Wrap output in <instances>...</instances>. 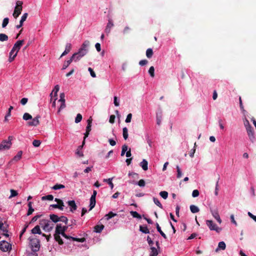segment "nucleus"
I'll return each instance as SVG.
<instances>
[{
    "label": "nucleus",
    "mask_w": 256,
    "mask_h": 256,
    "mask_svg": "<svg viewBox=\"0 0 256 256\" xmlns=\"http://www.w3.org/2000/svg\"><path fill=\"white\" fill-rule=\"evenodd\" d=\"M69 227L67 226H62L60 224H58L56 227L55 232L54 234V238L56 242L60 245L65 244H70L72 241H76L82 242H84V238H79L68 236L65 234V232Z\"/></svg>",
    "instance_id": "nucleus-1"
},
{
    "label": "nucleus",
    "mask_w": 256,
    "mask_h": 256,
    "mask_svg": "<svg viewBox=\"0 0 256 256\" xmlns=\"http://www.w3.org/2000/svg\"><path fill=\"white\" fill-rule=\"evenodd\" d=\"M40 224L42 229L46 232H50L54 227V223L48 220H41Z\"/></svg>",
    "instance_id": "nucleus-2"
},
{
    "label": "nucleus",
    "mask_w": 256,
    "mask_h": 256,
    "mask_svg": "<svg viewBox=\"0 0 256 256\" xmlns=\"http://www.w3.org/2000/svg\"><path fill=\"white\" fill-rule=\"evenodd\" d=\"M28 240L32 251L33 252L38 251L40 248V240L38 238L32 237H30Z\"/></svg>",
    "instance_id": "nucleus-3"
},
{
    "label": "nucleus",
    "mask_w": 256,
    "mask_h": 256,
    "mask_svg": "<svg viewBox=\"0 0 256 256\" xmlns=\"http://www.w3.org/2000/svg\"><path fill=\"white\" fill-rule=\"evenodd\" d=\"M89 46L90 42L88 40L84 41L76 52L81 55V56H84L88 52Z\"/></svg>",
    "instance_id": "nucleus-4"
},
{
    "label": "nucleus",
    "mask_w": 256,
    "mask_h": 256,
    "mask_svg": "<svg viewBox=\"0 0 256 256\" xmlns=\"http://www.w3.org/2000/svg\"><path fill=\"white\" fill-rule=\"evenodd\" d=\"M50 218L52 223H56L58 222H62L65 224H67L68 222V218L64 216H58L56 214H51L50 215Z\"/></svg>",
    "instance_id": "nucleus-5"
},
{
    "label": "nucleus",
    "mask_w": 256,
    "mask_h": 256,
    "mask_svg": "<svg viewBox=\"0 0 256 256\" xmlns=\"http://www.w3.org/2000/svg\"><path fill=\"white\" fill-rule=\"evenodd\" d=\"M22 1L18 0L16 2V6H15L14 12H13V16L14 18H17L21 14L22 10Z\"/></svg>",
    "instance_id": "nucleus-6"
},
{
    "label": "nucleus",
    "mask_w": 256,
    "mask_h": 256,
    "mask_svg": "<svg viewBox=\"0 0 256 256\" xmlns=\"http://www.w3.org/2000/svg\"><path fill=\"white\" fill-rule=\"evenodd\" d=\"M206 226L208 227L210 230H214L216 232L219 233L221 232L222 228H219L212 220H206Z\"/></svg>",
    "instance_id": "nucleus-7"
},
{
    "label": "nucleus",
    "mask_w": 256,
    "mask_h": 256,
    "mask_svg": "<svg viewBox=\"0 0 256 256\" xmlns=\"http://www.w3.org/2000/svg\"><path fill=\"white\" fill-rule=\"evenodd\" d=\"M245 125L246 126V131L248 132V134L250 140L253 142L254 140V134L252 130V128L249 124V122L248 120H246V122L245 123Z\"/></svg>",
    "instance_id": "nucleus-8"
},
{
    "label": "nucleus",
    "mask_w": 256,
    "mask_h": 256,
    "mask_svg": "<svg viewBox=\"0 0 256 256\" xmlns=\"http://www.w3.org/2000/svg\"><path fill=\"white\" fill-rule=\"evenodd\" d=\"M24 42V40H18L14 44L12 49L11 50V53H14V52H16L18 53L22 46Z\"/></svg>",
    "instance_id": "nucleus-9"
},
{
    "label": "nucleus",
    "mask_w": 256,
    "mask_h": 256,
    "mask_svg": "<svg viewBox=\"0 0 256 256\" xmlns=\"http://www.w3.org/2000/svg\"><path fill=\"white\" fill-rule=\"evenodd\" d=\"M58 102H60V106L58 108V112L59 113L60 111L64 108L66 106L65 104V94L64 92L60 93V100H58Z\"/></svg>",
    "instance_id": "nucleus-10"
},
{
    "label": "nucleus",
    "mask_w": 256,
    "mask_h": 256,
    "mask_svg": "<svg viewBox=\"0 0 256 256\" xmlns=\"http://www.w3.org/2000/svg\"><path fill=\"white\" fill-rule=\"evenodd\" d=\"M12 142L8 141L7 140H3L0 144V152L10 149L12 146Z\"/></svg>",
    "instance_id": "nucleus-11"
},
{
    "label": "nucleus",
    "mask_w": 256,
    "mask_h": 256,
    "mask_svg": "<svg viewBox=\"0 0 256 256\" xmlns=\"http://www.w3.org/2000/svg\"><path fill=\"white\" fill-rule=\"evenodd\" d=\"M10 248V245L8 242L5 240L0 242V250L2 251L8 252Z\"/></svg>",
    "instance_id": "nucleus-12"
},
{
    "label": "nucleus",
    "mask_w": 256,
    "mask_h": 256,
    "mask_svg": "<svg viewBox=\"0 0 256 256\" xmlns=\"http://www.w3.org/2000/svg\"><path fill=\"white\" fill-rule=\"evenodd\" d=\"M210 212L212 216L216 220V221L220 224L222 222V220L220 218V216L218 214V210L217 209H212L210 208Z\"/></svg>",
    "instance_id": "nucleus-13"
},
{
    "label": "nucleus",
    "mask_w": 256,
    "mask_h": 256,
    "mask_svg": "<svg viewBox=\"0 0 256 256\" xmlns=\"http://www.w3.org/2000/svg\"><path fill=\"white\" fill-rule=\"evenodd\" d=\"M113 26L114 24L112 20L111 19H109L108 20V22L106 24V28L104 30L105 32L107 34H108L110 32L111 28L113 27Z\"/></svg>",
    "instance_id": "nucleus-14"
},
{
    "label": "nucleus",
    "mask_w": 256,
    "mask_h": 256,
    "mask_svg": "<svg viewBox=\"0 0 256 256\" xmlns=\"http://www.w3.org/2000/svg\"><path fill=\"white\" fill-rule=\"evenodd\" d=\"M40 116H37L32 119L31 122H28V124L30 126H37L40 124L39 118Z\"/></svg>",
    "instance_id": "nucleus-15"
},
{
    "label": "nucleus",
    "mask_w": 256,
    "mask_h": 256,
    "mask_svg": "<svg viewBox=\"0 0 256 256\" xmlns=\"http://www.w3.org/2000/svg\"><path fill=\"white\" fill-rule=\"evenodd\" d=\"M68 204L70 208V211L74 212L77 208V206L74 200H69L68 202Z\"/></svg>",
    "instance_id": "nucleus-16"
},
{
    "label": "nucleus",
    "mask_w": 256,
    "mask_h": 256,
    "mask_svg": "<svg viewBox=\"0 0 256 256\" xmlns=\"http://www.w3.org/2000/svg\"><path fill=\"white\" fill-rule=\"evenodd\" d=\"M72 48V44L70 43H67L66 45V48L64 51L62 53L60 58L67 54L70 50Z\"/></svg>",
    "instance_id": "nucleus-17"
},
{
    "label": "nucleus",
    "mask_w": 256,
    "mask_h": 256,
    "mask_svg": "<svg viewBox=\"0 0 256 256\" xmlns=\"http://www.w3.org/2000/svg\"><path fill=\"white\" fill-rule=\"evenodd\" d=\"M83 56H81L80 54L77 52L74 53L71 56V58L74 62H78L80 60Z\"/></svg>",
    "instance_id": "nucleus-18"
},
{
    "label": "nucleus",
    "mask_w": 256,
    "mask_h": 256,
    "mask_svg": "<svg viewBox=\"0 0 256 256\" xmlns=\"http://www.w3.org/2000/svg\"><path fill=\"white\" fill-rule=\"evenodd\" d=\"M32 233L33 234H39L42 235V232L39 226H36L32 230Z\"/></svg>",
    "instance_id": "nucleus-19"
},
{
    "label": "nucleus",
    "mask_w": 256,
    "mask_h": 256,
    "mask_svg": "<svg viewBox=\"0 0 256 256\" xmlns=\"http://www.w3.org/2000/svg\"><path fill=\"white\" fill-rule=\"evenodd\" d=\"M140 166L144 170H146L148 169V162L145 160L144 159L142 162H140Z\"/></svg>",
    "instance_id": "nucleus-20"
},
{
    "label": "nucleus",
    "mask_w": 256,
    "mask_h": 256,
    "mask_svg": "<svg viewBox=\"0 0 256 256\" xmlns=\"http://www.w3.org/2000/svg\"><path fill=\"white\" fill-rule=\"evenodd\" d=\"M60 90V86L58 85H56L54 86V90H52V92L50 94V96L51 98H52V95L54 94V97L56 98L57 96V94Z\"/></svg>",
    "instance_id": "nucleus-21"
},
{
    "label": "nucleus",
    "mask_w": 256,
    "mask_h": 256,
    "mask_svg": "<svg viewBox=\"0 0 256 256\" xmlns=\"http://www.w3.org/2000/svg\"><path fill=\"white\" fill-rule=\"evenodd\" d=\"M96 198L94 197H90V209L89 210H92L96 205Z\"/></svg>",
    "instance_id": "nucleus-22"
},
{
    "label": "nucleus",
    "mask_w": 256,
    "mask_h": 256,
    "mask_svg": "<svg viewBox=\"0 0 256 256\" xmlns=\"http://www.w3.org/2000/svg\"><path fill=\"white\" fill-rule=\"evenodd\" d=\"M156 124L160 126L161 124L162 119V112L161 111H160V112L156 113Z\"/></svg>",
    "instance_id": "nucleus-23"
},
{
    "label": "nucleus",
    "mask_w": 256,
    "mask_h": 256,
    "mask_svg": "<svg viewBox=\"0 0 256 256\" xmlns=\"http://www.w3.org/2000/svg\"><path fill=\"white\" fill-rule=\"evenodd\" d=\"M104 228V226L102 224L96 225L94 226V232L97 233L100 232Z\"/></svg>",
    "instance_id": "nucleus-24"
},
{
    "label": "nucleus",
    "mask_w": 256,
    "mask_h": 256,
    "mask_svg": "<svg viewBox=\"0 0 256 256\" xmlns=\"http://www.w3.org/2000/svg\"><path fill=\"white\" fill-rule=\"evenodd\" d=\"M18 53L16 52H14V53H11V51L9 54V58H8V62H12Z\"/></svg>",
    "instance_id": "nucleus-25"
},
{
    "label": "nucleus",
    "mask_w": 256,
    "mask_h": 256,
    "mask_svg": "<svg viewBox=\"0 0 256 256\" xmlns=\"http://www.w3.org/2000/svg\"><path fill=\"white\" fill-rule=\"evenodd\" d=\"M190 210L193 214L198 212L200 211L199 208L197 206L193 204L190 206Z\"/></svg>",
    "instance_id": "nucleus-26"
},
{
    "label": "nucleus",
    "mask_w": 256,
    "mask_h": 256,
    "mask_svg": "<svg viewBox=\"0 0 256 256\" xmlns=\"http://www.w3.org/2000/svg\"><path fill=\"white\" fill-rule=\"evenodd\" d=\"M82 146H78L76 150V154H77L80 157L83 156H84L83 152L82 150Z\"/></svg>",
    "instance_id": "nucleus-27"
},
{
    "label": "nucleus",
    "mask_w": 256,
    "mask_h": 256,
    "mask_svg": "<svg viewBox=\"0 0 256 256\" xmlns=\"http://www.w3.org/2000/svg\"><path fill=\"white\" fill-rule=\"evenodd\" d=\"M28 212H27V215L28 216H30L31 214H32V213L34 211V209L32 207V202H28Z\"/></svg>",
    "instance_id": "nucleus-28"
},
{
    "label": "nucleus",
    "mask_w": 256,
    "mask_h": 256,
    "mask_svg": "<svg viewBox=\"0 0 256 256\" xmlns=\"http://www.w3.org/2000/svg\"><path fill=\"white\" fill-rule=\"evenodd\" d=\"M140 230L144 234H149L150 233V230L146 226H140Z\"/></svg>",
    "instance_id": "nucleus-29"
},
{
    "label": "nucleus",
    "mask_w": 256,
    "mask_h": 256,
    "mask_svg": "<svg viewBox=\"0 0 256 256\" xmlns=\"http://www.w3.org/2000/svg\"><path fill=\"white\" fill-rule=\"evenodd\" d=\"M150 250H151V252L150 253V256H156L158 254V252L156 248H154V246H151Z\"/></svg>",
    "instance_id": "nucleus-30"
},
{
    "label": "nucleus",
    "mask_w": 256,
    "mask_h": 256,
    "mask_svg": "<svg viewBox=\"0 0 256 256\" xmlns=\"http://www.w3.org/2000/svg\"><path fill=\"white\" fill-rule=\"evenodd\" d=\"M156 229L158 230V231L160 232V235L164 238V239H166L167 237L166 236V235L165 234L162 230H161V228L160 227V226L159 224L156 223Z\"/></svg>",
    "instance_id": "nucleus-31"
},
{
    "label": "nucleus",
    "mask_w": 256,
    "mask_h": 256,
    "mask_svg": "<svg viewBox=\"0 0 256 256\" xmlns=\"http://www.w3.org/2000/svg\"><path fill=\"white\" fill-rule=\"evenodd\" d=\"M226 245L224 242H220L218 244V247L216 248V250L218 249L224 250L226 249Z\"/></svg>",
    "instance_id": "nucleus-32"
},
{
    "label": "nucleus",
    "mask_w": 256,
    "mask_h": 256,
    "mask_svg": "<svg viewBox=\"0 0 256 256\" xmlns=\"http://www.w3.org/2000/svg\"><path fill=\"white\" fill-rule=\"evenodd\" d=\"M73 60L70 58V60L64 62L63 64L62 70L66 69Z\"/></svg>",
    "instance_id": "nucleus-33"
},
{
    "label": "nucleus",
    "mask_w": 256,
    "mask_h": 256,
    "mask_svg": "<svg viewBox=\"0 0 256 256\" xmlns=\"http://www.w3.org/2000/svg\"><path fill=\"white\" fill-rule=\"evenodd\" d=\"M176 169L177 172L176 178H180L182 176V170L178 165L176 166Z\"/></svg>",
    "instance_id": "nucleus-34"
},
{
    "label": "nucleus",
    "mask_w": 256,
    "mask_h": 256,
    "mask_svg": "<svg viewBox=\"0 0 256 256\" xmlns=\"http://www.w3.org/2000/svg\"><path fill=\"white\" fill-rule=\"evenodd\" d=\"M87 126L86 128V131H90L91 130V127H92V118H90L88 120H87Z\"/></svg>",
    "instance_id": "nucleus-35"
},
{
    "label": "nucleus",
    "mask_w": 256,
    "mask_h": 256,
    "mask_svg": "<svg viewBox=\"0 0 256 256\" xmlns=\"http://www.w3.org/2000/svg\"><path fill=\"white\" fill-rule=\"evenodd\" d=\"M22 151H19L17 154L14 156V158H13V160H14V161H18L21 158H22Z\"/></svg>",
    "instance_id": "nucleus-36"
},
{
    "label": "nucleus",
    "mask_w": 256,
    "mask_h": 256,
    "mask_svg": "<svg viewBox=\"0 0 256 256\" xmlns=\"http://www.w3.org/2000/svg\"><path fill=\"white\" fill-rule=\"evenodd\" d=\"M122 135L124 138L126 140L128 138V130L126 127L122 128Z\"/></svg>",
    "instance_id": "nucleus-37"
},
{
    "label": "nucleus",
    "mask_w": 256,
    "mask_h": 256,
    "mask_svg": "<svg viewBox=\"0 0 256 256\" xmlns=\"http://www.w3.org/2000/svg\"><path fill=\"white\" fill-rule=\"evenodd\" d=\"M65 186L62 184H57L52 187V189L54 190H58L62 188H64Z\"/></svg>",
    "instance_id": "nucleus-38"
},
{
    "label": "nucleus",
    "mask_w": 256,
    "mask_h": 256,
    "mask_svg": "<svg viewBox=\"0 0 256 256\" xmlns=\"http://www.w3.org/2000/svg\"><path fill=\"white\" fill-rule=\"evenodd\" d=\"M130 214L134 218H137L138 219H140L142 218L141 216L136 211H131L130 212Z\"/></svg>",
    "instance_id": "nucleus-39"
},
{
    "label": "nucleus",
    "mask_w": 256,
    "mask_h": 256,
    "mask_svg": "<svg viewBox=\"0 0 256 256\" xmlns=\"http://www.w3.org/2000/svg\"><path fill=\"white\" fill-rule=\"evenodd\" d=\"M54 199V196L52 194H48L47 196H43L42 198V200H52Z\"/></svg>",
    "instance_id": "nucleus-40"
},
{
    "label": "nucleus",
    "mask_w": 256,
    "mask_h": 256,
    "mask_svg": "<svg viewBox=\"0 0 256 256\" xmlns=\"http://www.w3.org/2000/svg\"><path fill=\"white\" fill-rule=\"evenodd\" d=\"M116 215V214L113 213L112 212H108V214H106L105 216V218L106 220H109L110 219L114 217Z\"/></svg>",
    "instance_id": "nucleus-41"
},
{
    "label": "nucleus",
    "mask_w": 256,
    "mask_h": 256,
    "mask_svg": "<svg viewBox=\"0 0 256 256\" xmlns=\"http://www.w3.org/2000/svg\"><path fill=\"white\" fill-rule=\"evenodd\" d=\"M153 54L152 50L150 48H148L146 51V56L148 58H150L152 57Z\"/></svg>",
    "instance_id": "nucleus-42"
},
{
    "label": "nucleus",
    "mask_w": 256,
    "mask_h": 256,
    "mask_svg": "<svg viewBox=\"0 0 256 256\" xmlns=\"http://www.w3.org/2000/svg\"><path fill=\"white\" fill-rule=\"evenodd\" d=\"M8 36L4 34H0V41L4 42L8 40Z\"/></svg>",
    "instance_id": "nucleus-43"
},
{
    "label": "nucleus",
    "mask_w": 256,
    "mask_h": 256,
    "mask_svg": "<svg viewBox=\"0 0 256 256\" xmlns=\"http://www.w3.org/2000/svg\"><path fill=\"white\" fill-rule=\"evenodd\" d=\"M153 200H154V203L157 206H158L160 208H163L162 204H161V203L159 201V200L157 198L154 197L153 198Z\"/></svg>",
    "instance_id": "nucleus-44"
},
{
    "label": "nucleus",
    "mask_w": 256,
    "mask_h": 256,
    "mask_svg": "<svg viewBox=\"0 0 256 256\" xmlns=\"http://www.w3.org/2000/svg\"><path fill=\"white\" fill-rule=\"evenodd\" d=\"M22 118L25 120H28L32 119V116L28 113L26 112L24 114Z\"/></svg>",
    "instance_id": "nucleus-45"
},
{
    "label": "nucleus",
    "mask_w": 256,
    "mask_h": 256,
    "mask_svg": "<svg viewBox=\"0 0 256 256\" xmlns=\"http://www.w3.org/2000/svg\"><path fill=\"white\" fill-rule=\"evenodd\" d=\"M160 195L164 200L166 199L168 196V193L166 191H162L160 193Z\"/></svg>",
    "instance_id": "nucleus-46"
},
{
    "label": "nucleus",
    "mask_w": 256,
    "mask_h": 256,
    "mask_svg": "<svg viewBox=\"0 0 256 256\" xmlns=\"http://www.w3.org/2000/svg\"><path fill=\"white\" fill-rule=\"evenodd\" d=\"M148 73L152 78L154 77V68L153 66H152L150 68L149 70H148Z\"/></svg>",
    "instance_id": "nucleus-47"
},
{
    "label": "nucleus",
    "mask_w": 256,
    "mask_h": 256,
    "mask_svg": "<svg viewBox=\"0 0 256 256\" xmlns=\"http://www.w3.org/2000/svg\"><path fill=\"white\" fill-rule=\"evenodd\" d=\"M128 146L124 144V145H123L122 146V152H121V156H124L125 153H126V152L128 150Z\"/></svg>",
    "instance_id": "nucleus-48"
},
{
    "label": "nucleus",
    "mask_w": 256,
    "mask_h": 256,
    "mask_svg": "<svg viewBox=\"0 0 256 256\" xmlns=\"http://www.w3.org/2000/svg\"><path fill=\"white\" fill-rule=\"evenodd\" d=\"M10 195L8 198H11L13 197H14L18 194L17 191H16L14 190H10Z\"/></svg>",
    "instance_id": "nucleus-49"
},
{
    "label": "nucleus",
    "mask_w": 256,
    "mask_h": 256,
    "mask_svg": "<svg viewBox=\"0 0 256 256\" xmlns=\"http://www.w3.org/2000/svg\"><path fill=\"white\" fill-rule=\"evenodd\" d=\"M82 120V116L80 114H78L75 118V122L78 124Z\"/></svg>",
    "instance_id": "nucleus-50"
},
{
    "label": "nucleus",
    "mask_w": 256,
    "mask_h": 256,
    "mask_svg": "<svg viewBox=\"0 0 256 256\" xmlns=\"http://www.w3.org/2000/svg\"><path fill=\"white\" fill-rule=\"evenodd\" d=\"M135 184H138V186L140 187H144L145 186L146 182L144 180H140L138 182H136Z\"/></svg>",
    "instance_id": "nucleus-51"
},
{
    "label": "nucleus",
    "mask_w": 256,
    "mask_h": 256,
    "mask_svg": "<svg viewBox=\"0 0 256 256\" xmlns=\"http://www.w3.org/2000/svg\"><path fill=\"white\" fill-rule=\"evenodd\" d=\"M9 22V19L8 18H6L3 20L2 23V27L5 28L8 24Z\"/></svg>",
    "instance_id": "nucleus-52"
},
{
    "label": "nucleus",
    "mask_w": 256,
    "mask_h": 256,
    "mask_svg": "<svg viewBox=\"0 0 256 256\" xmlns=\"http://www.w3.org/2000/svg\"><path fill=\"white\" fill-rule=\"evenodd\" d=\"M28 16V14L24 13L23 14L22 16L21 17V19L20 20V22L23 24L24 22L26 20Z\"/></svg>",
    "instance_id": "nucleus-53"
},
{
    "label": "nucleus",
    "mask_w": 256,
    "mask_h": 256,
    "mask_svg": "<svg viewBox=\"0 0 256 256\" xmlns=\"http://www.w3.org/2000/svg\"><path fill=\"white\" fill-rule=\"evenodd\" d=\"M41 144V142L39 140H35L32 142V144L34 147H38Z\"/></svg>",
    "instance_id": "nucleus-54"
},
{
    "label": "nucleus",
    "mask_w": 256,
    "mask_h": 256,
    "mask_svg": "<svg viewBox=\"0 0 256 256\" xmlns=\"http://www.w3.org/2000/svg\"><path fill=\"white\" fill-rule=\"evenodd\" d=\"M219 180H220V178H218V180L216 182V188H215V191H214V194L216 196L218 195Z\"/></svg>",
    "instance_id": "nucleus-55"
},
{
    "label": "nucleus",
    "mask_w": 256,
    "mask_h": 256,
    "mask_svg": "<svg viewBox=\"0 0 256 256\" xmlns=\"http://www.w3.org/2000/svg\"><path fill=\"white\" fill-rule=\"evenodd\" d=\"M146 140L147 143L148 144V146L150 147H152V140L150 139V136L148 134H146Z\"/></svg>",
    "instance_id": "nucleus-56"
},
{
    "label": "nucleus",
    "mask_w": 256,
    "mask_h": 256,
    "mask_svg": "<svg viewBox=\"0 0 256 256\" xmlns=\"http://www.w3.org/2000/svg\"><path fill=\"white\" fill-rule=\"evenodd\" d=\"M200 192L198 190H194L192 192V196L194 198H196L199 196Z\"/></svg>",
    "instance_id": "nucleus-57"
},
{
    "label": "nucleus",
    "mask_w": 256,
    "mask_h": 256,
    "mask_svg": "<svg viewBox=\"0 0 256 256\" xmlns=\"http://www.w3.org/2000/svg\"><path fill=\"white\" fill-rule=\"evenodd\" d=\"M88 70L89 71L90 73V76L92 77V78H96V74H95V72H94V71L93 70L92 68H88Z\"/></svg>",
    "instance_id": "nucleus-58"
},
{
    "label": "nucleus",
    "mask_w": 256,
    "mask_h": 256,
    "mask_svg": "<svg viewBox=\"0 0 256 256\" xmlns=\"http://www.w3.org/2000/svg\"><path fill=\"white\" fill-rule=\"evenodd\" d=\"M132 118V114H128L127 115L126 118L125 120L126 122V123L130 122H131Z\"/></svg>",
    "instance_id": "nucleus-59"
},
{
    "label": "nucleus",
    "mask_w": 256,
    "mask_h": 256,
    "mask_svg": "<svg viewBox=\"0 0 256 256\" xmlns=\"http://www.w3.org/2000/svg\"><path fill=\"white\" fill-rule=\"evenodd\" d=\"M59 206V210H62L64 208V205L63 201L62 200L60 202L58 203Z\"/></svg>",
    "instance_id": "nucleus-60"
},
{
    "label": "nucleus",
    "mask_w": 256,
    "mask_h": 256,
    "mask_svg": "<svg viewBox=\"0 0 256 256\" xmlns=\"http://www.w3.org/2000/svg\"><path fill=\"white\" fill-rule=\"evenodd\" d=\"M112 178H109L107 180V182L108 184V185L110 186L112 189L113 188L114 186L113 183L112 182Z\"/></svg>",
    "instance_id": "nucleus-61"
},
{
    "label": "nucleus",
    "mask_w": 256,
    "mask_h": 256,
    "mask_svg": "<svg viewBox=\"0 0 256 256\" xmlns=\"http://www.w3.org/2000/svg\"><path fill=\"white\" fill-rule=\"evenodd\" d=\"M28 101V99L27 98H22L21 100H20V104H22V105H25L27 102Z\"/></svg>",
    "instance_id": "nucleus-62"
},
{
    "label": "nucleus",
    "mask_w": 256,
    "mask_h": 256,
    "mask_svg": "<svg viewBox=\"0 0 256 256\" xmlns=\"http://www.w3.org/2000/svg\"><path fill=\"white\" fill-rule=\"evenodd\" d=\"M148 63V60H141L140 62H139V64L141 66H144V65H146V64H147Z\"/></svg>",
    "instance_id": "nucleus-63"
},
{
    "label": "nucleus",
    "mask_w": 256,
    "mask_h": 256,
    "mask_svg": "<svg viewBox=\"0 0 256 256\" xmlns=\"http://www.w3.org/2000/svg\"><path fill=\"white\" fill-rule=\"evenodd\" d=\"M248 216L252 218L256 222V216L252 214L250 212H248Z\"/></svg>",
    "instance_id": "nucleus-64"
}]
</instances>
